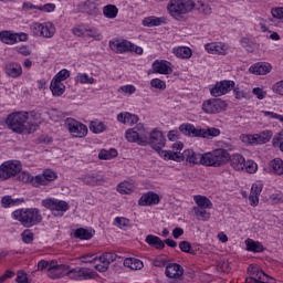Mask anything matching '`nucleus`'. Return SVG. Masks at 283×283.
<instances>
[{
	"mask_svg": "<svg viewBox=\"0 0 283 283\" xmlns=\"http://www.w3.org/2000/svg\"><path fill=\"white\" fill-rule=\"evenodd\" d=\"M13 220H18L21 222L22 227H34L40 224L43 221V216L41 214V210L39 208H22L14 210L12 212Z\"/></svg>",
	"mask_w": 283,
	"mask_h": 283,
	"instance_id": "obj_3",
	"label": "nucleus"
},
{
	"mask_svg": "<svg viewBox=\"0 0 283 283\" xmlns=\"http://www.w3.org/2000/svg\"><path fill=\"white\" fill-rule=\"evenodd\" d=\"M165 135H163V132H160L158 128H155L150 132L148 137L147 145H150L155 151H158L159 156L161 151H174V150H163V147H165Z\"/></svg>",
	"mask_w": 283,
	"mask_h": 283,
	"instance_id": "obj_11",
	"label": "nucleus"
},
{
	"mask_svg": "<svg viewBox=\"0 0 283 283\" xmlns=\"http://www.w3.org/2000/svg\"><path fill=\"white\" fill-rule=\"evenodd\" d=\"M229 158H231V155L227 149L218 148L205 154L203 165L206 167H222V165L229 163Z\"/></svg>",
	"mask_w": 283,
	"mask_h": 283,
	"instance_id": "obj_6",
	"label": "nucleus"
},
{
	"mask_svg": "<svg viewBox=\"0 0 283 283\" xmlns=\"http://www.w3.org/2000/svg\"><path fill=\"white\" fill-rule=\"evenodd\" d=\"M125 138L128 143H138L143 147L149 143V134L145 129V125L137 124L135 127L129 128L125 133Z\"/></svg>",
	"mask_w": 283,
	"mask_h": 283,
	"instance_id": "obj_7",
	"label": "nucleus"
},
{
	"mask_svg": "<svg viewBox=\"0 0 283 283\" xmlns=\"http://www.w3.org/2000/svg\"><path fill=\"white\" fill-rule=\"evenodd\" d=\"M56 178V172L50 169L44 170L43 174L35 177H32V175H30V172L25 170L18 172V180H20V182H30V185H32L33 187L50 185V182H54Z\"/></svg>",
	"mask_w": 283,
	"mask_h": 283,
	"instance_id": "obj_4",
	"label": "nucleus"
},
{
	"mask_svg": "<svg viewBox=\"0 0 283 283\" xmlns=\"http://www.w3.org/2000/svg\"><path fill=\"white\" fill-rule=\"evenodd\" d=\"M124 266H126L127 269H132V271H140V269L145 266V264H143V261L138 259L128 258L124 260Z\"/></svg>",
	"mask_w": 283,
	"mask_h": 283,
	"instance_id": "obj_37",
	"label": "nucleus"
},
{
	"mask_svg": "<svg viewBox=\"0 0 283 283\" xmlns=\"http://www.w3.org/2000/svg\"><path fill=\"white\" fill-rule=\"evenodd\" d=\"M21 237L24 244H32V242H34V233L32 232V230H24L21 233Z\"/></svg>",
	"mask_w": 283,
	"mask_h": 283,
	"instance_id": "obj_51",
	"label": "nucleus"
},
{
	"mask_svg": "<svg viewBox=\"0 0 283 283\" xmlns=\"http://www.w3.org/2000/svg\"><path fill=\"white\" fill-rule=\"evenodd\" d=\"M135 189L136 185L134 184V180L123 181L117 186L118 193H122L123 196L133 193Z\"/></svg>",
	"mask_w": 283,
	"mask_h": 283,
	"instance_id": "obj_28",
	"label": "nucleus"
},
{
	"mask_svg": "<svg viewBox=\"0 0 283 283\" xmlns=\"http://www.w3.org/2000/svg\"><path fill=\"white\" fill-rule=\"evenodd\" d=\"M151 87H155L156 90H165L167 87V84L165 81L160 78H154L150 81Z\"/></svg>",
	"mask_w": 283,
	"mask_h": 283,
	"instance_id": "obj_58",
	"label": "nucleus"
},
{
	"mask_svg": "<svg viewBox=\"0 0 283 283\" xmlns=\"http://www.w3.org/2000/svg\"><path fill=\"white\" fill-rule=\"evenodd\" d=\"M28 114H29L28 120L31 123V125H35V129H36V127H39V124L42 123L40 113L32 111Z\"/></svg>",
	"mask_w": 283,
	"mask_h": 283,
	"instance_id": "obj_50",
	"label": "nucleus"
},
{
	"mask_svg": "<svg viewBox=\"0 0 283 283\" xmlns=\"http://www.w3.org/2000/svg\"><path fill=\"white\" fill-rule=\"evenodd\" d=\"M4 72L11 78H19L23 74V67H21V64L12 62L4 66Z\"/></svg>",
	"mask_w": 283,
	"mask_h": 283,
	"instance_id": "obj_20",
	"label": "nucleus"
},
{
	"mask_svg": "<svg viewBox=\"0 0 283 283\" xmlns=\"http://www.w3.org/2000/svg\"><path fill=\"white\" fill-rule=\"evenodd\" d=\"M271 14L274 19H283V8H274L271 10Z\"/></svg>",
	"mask_w": 283,
	"mask_h": 283,
	"instance_id": "obj_64",
	"label": "nucleus"
},
{
	"mask_svg": "<svg viewBox=\"0 0 283 283\" xmlns=\"http://www.w3.org/2000/svg\"><path fill=\"white\" fill-rule=\"evenodd\" d=\"M193 10H200V12H203V14H211V7L202 2V0H198L197 2H195Z\"/></svg>",
	"mask_w": 283,
	"mask_h": 283,
	"instance_id": "obj_49",
	"label": "nucleus"
},
{
	"mask_svg": "<svg viewBox=\"0 0 283 283\" xmlns=\"http://www.w3.org/2000/svg\"><path fill=\"white\" fill-rule=\"evenodd\" d=\"M179 249L184 253H190V255H196V251L193 249H191V244L187 241H181L179 243Z\"/></svg>",
	"mask_w": 283,
	"mask_h": 283,
	"instance_id": "obj_56",
	"label": "nucleus"
},
{
	"mask_svg": "<svg viewBox=\"0 0 283 283\" xmlns=\"http://www.w3.org/2000/svg\"><path fill=\"white\" fill-rule=\"evenodd\" d=\"M233 87H235V82L231 80H223L217 82L213 86L210 87V94L214 98H218L220 96H224V94H229Z\"/></svg>",
	"mask_w": 283,
	"mask_h": 283,
	"instance_id": "obj_12",
	"label": "nucleus"
},
{
	"mask_svg": "<svg viewBox=\"0 0 283 283\" xmlns=\"http://www.w3.org/2000/svg\"><path fill=\"white\" fill-rule=\"evenodd\" d=\"M196 8L193 0H170L167 4V10L170 17L178 19L182 14H188Z\"/></svg>",
	"mask_w": 283,
	"mask_h": 283,
	"instance_id": "obj_5",
	"label": "nucleus"
},
{
	"mask_svg": "<svg viewBox=\"0 0 283 283\" xmlns=\"http://www.w3.org/2000/svg\"><path fill=\"white\" fill-rule=\"evenodd\" d=\"M42 206L45 207V209H50V211H56L55 216H63L65 211L70 210L67 201L59 199H44Z\"/></svg>",
	"mask_w": 283,
	"mask_h": 283,
	"instance_id": "obj_13",
	"label": "nucleus"
},
{
	"mask_svg": "<svg viewBox=\"0 0 283 283\" xmlns=\"http://www.w3.org/2000/svg\"><path fill=\"white\" fill-rule=\"evenodd\" d=\"M209 54H227L229 46L222 42H212L205 45Z\"/></svg>",
	"mask_w": 283,
	"mask_h": 283,
	"instance_id": "obj_19",
	"label": "nucleus"
},
{
	"mask_svg": "<svg viewBox=\"0 0 283 283\" xmlns=\"http://www.w3.org/2000/svg\"><path fill=\"white\" fill-rule=\"evenodd\" d=\"M75 83H81V85H94L95 80L87 73H78L75 76Z\"/></svg>",
	"mask_w": 283,
	"mask_h": 283,
	"instance_id": "obj_42",
	"label": "nucleus"
},
{
	"mask_svg": "<svg viewBox=\"0 0 283 283\" xmlns=\"http://www.w3.org/2000/svg\"><path fill=\"white\" fill-rule=\"evenodd\" d=\"M103 14L106 19H116V17H118V7L106 4L103 7Z\"/></svg>",
	"mask_w": 283,
	"mask_h": 283,
	"instance_id": "obj_40",
	"label": "nucleus"
},
{
	"mask_svg": "<svg viewBox=\"0 0 283 283\" xmlns=\"http://www.w3.org/2000/svg\"><path fill=\"white\" fill-rule=\"evenodd\" d=\"M15 282H18V283H30L28 281V274L25 272H23V271H19L18 272Z\"/></svg>",
	"mask_w": 283,
	"mask_h": 283,
	"instance_id": "obj_63",
	"label": "nucleus"
},
{
	"mask_svg": "<svg viewBox=\"0 0 283 283\" xmlns=\"http://www.w3.org/2000/svg\"><path fill=\"white\" fill-rule=\"evenodd\" d=\"M73 34L75 36H85L87 34V28L85 25H77L73 28Z\"/></svg>",
	"mask_w": 283,
	"mask_h": 283,
	"instance_id": "obj_60",
	"label": "nucleus"
},
{
	"mask_svg": "<svg viewBox=\"0 0 283 283\" xmlns=\"http://www.w3.org/2000/svg\"><path fill=\"white\" fill-rule=\"evenodd\" d=\"M118 123H122L123 125H136L138 123L139 118L138 115L132 114L128 112L119 113L117 115Z\"/></svg>",
	"mask_w": 283,
	"mask_h": 283,
	"instance_id": "obj_22",
	"label": "nucleus"
},
{
	"mask_svg": "<svg viewBox=\"0 0 283 283\" xmlns=\"http://www.w3.org/2000/svg\"><path fill=\"white\" fill-rule=\"evenodd\" d=\"M230 165L235 171H244V163L247 159L240 154H234L229 158Z\"/></svg>",
	"mask_w": 283,
	"mask_h": 283,
	"instance_id": "obj_24",
	"label": "nucleus"
},
{
	"mask_svg": "<svg viewBox=\"0 0 283 283\" xmlns=\"http://www.w3.org/2000/svg\"><path fill=\"white\" fill-rule=\"evenodd\" d=\"M245 249L251 253H262L264 251V245L260 241H255L253 239H247Z\"/></svg>",
	"mask_w": 283,
	"mask_h": 283,
	"instance_id": "obj_27",
	"label": "nucleus"
},
{
	"mask_svg": "<svg viewBox=\"0 0 283 283\" xmlns=\"http://www.w3.org/2000/svg\"><path fill=\"white\" fill-rule=\"evenodd\" d=\"M1 42L6 43V45H14V43H17V33L11 31H2Z\"/></svg>",
	"mask_w": 283,
	"mask_h": 283,
	"instance_id": "obj_41",
	"label": "nucleus"
},
{
	"mask_svg": "<svg viewBox=\"0 0 283 283\" xmlns=\"http://www.w3.org/2000/svg\"><path fill=\"white\" fill-rule=\"evenodd\" d=\"M118 156V150L111 148L109 150L103 149L98 154L99 160H112V158H116Z\"/></svg>",
	"mask_w": 283,
	"mask_h": 283,
	"instance_id": "obj_44",
	"label": "nucleus"
},
{
	"mask_svg": "<svg viewBox=\"0 0 283 283\" xmlns=\"http://www.w3.org/2000/svg\"><path fill=\"white\" fill-rule=\"evenodd\" d=\"M222 109H227V102L220 98H211L202 104V111L205 114H220Z\"/></svg>",
	"mask_w": 283,
	"mask_h": 283,
	"instance_id": "obj_15",
	"label": "nucleus"
},
{
	"mask_svg": "<svg viewBox=\"0 0 283 283\" xmlns=\"http://www.w3.org/2000/svg\"><path fill=\"white\" fill-rule=\"evenodd\" d=\"M63 271V266L59 265L56 261H52V264L50 265L48 270V276L51 277L52 280H56L61 277Z\"/></svg>",
	"mask_w": 283,
	"mask_h": 283,
	"instance_id": "obj_33",
	"label": "nucleus"
},
{
	"mask_svg": "<svg viewBox=\"0 0 283 283\" xmlns=\"http://www.w3.org/2000/svg\"><path fill=\"white\" fill-rule=\"evenodd\" d=\"M273 138V132L271 130H263L259 134L254 135H241L240 140L244 143V145H264L269 143Z\"/></svg>",
	"mask_w": 283,
	"mask_h": 283,
	"instance_id": "obj_9",
	"label": "nucleus"
},
{
	"mask_svg": "<svg viewBox=\"0 0 283 283\" xmlns=\"http://www.w3.org/2000/svg\"><path fill=\"white\" fill-rule=\"evenodd\" d=\"M153 72L156 74H171L174 72V69H171V64L167 60H156L153 63Z\"/></svg>",
	"mask_w": 283,
	"mask_h": 283,
	"instance_id": "obj_18",
	"label": "nucleus"
},
{
	"mask_svg": "<svg viewBox=\"0 0 283 283\" xmlns=\"http://www.w3.org/2000/svg\"><path fill=\"white\" fill-rule=\"evenodd\" d=\"M145 242L149 244V247H154L155 249L161 250L165 247V242L159 237L148 234L146 237Z\"/></svg>",
	"mask_w": 283,
	"mask_h": 283,
	"instance_id": "obj_39",
	"label": "nucleus"
},
{
	"mask_svg": "<svg viewBox=\"0 0 283 283\" xmlns=\"http://www.w3.org/2000/svg\"><path fill=\"white\" fill-rule=\"evenodd\" d=\"M185 145L181 142L172 145V151H161L160 157L164 160H175L176 163H189L190 165H205V154L196 153L192 149H186L182 154Z\"/></svg>",
	"mask_w": 283,
	"mask_h": 283,
	"instance_id": "obj_1",
	"label": "nucleus"
},
{
	"mask_svg": "<svg viewBox=\"0 0 283 283\" xmlns=\"http://www.w3.org/2000/svg\"><path fill=\"white\" fill-rule=\"evenodd\" d=\"M193 216L196 220L201 222H209L211 220V212L207 211L205 208H192Z\"/></svg>",
	"mask_w": 283,
	"mask_h": 283,
	"instance_id": "obj_30",
	"label": "nucleus"
},
{
	"mask_svg": "<svg viewBox=\"0 0 283 283\" xmlns=\"http://www.w3.org/2000/svg\"><path fill=\"white\" fill-rule=\"evenodd\" d=\"M165 275L168 277V283H180V279L185 275V269L178 263H169L166 265Z\"/></svg>",
	"mask_w": 283,
	"mask_h": 283,
	"instance_id": "obj_14",
	"label": "nucleus"
},
{
	"mask_svg": "<svg viewBox=\"0 0 283 283\" xmlns=\"http://www.w3.org/2000/svg\"><path fill=\"white\" fill-rule=\"evenodd\" d=\"M81 280H95L98 276V273L92 269L80 268Z\"/></svg>",
	"mask_w": 283,
	"mask_h": 283,
	"instance_id": "obj_43",
	"label": "nucleus"
},
{
	"mask_svg": "<svg viewBox=\"0 0 283 283\" xmlns=\"http://www.w3.org/2000/svg\"><path fill=\"white\" fill-rule=\"evenodd\" d=\"M243 170L247 171V174H255V171H258V164L253 160L244 161Z\"/></svg>",
	"mask_w": 283,
	"mask_h": 283,
	"instance_id": "obj_55",
	"label": "nucleus"
},
{
	"mask_svg": "<svg viewBox=\"0 0 283 283\" xmlns=\"http://www.w3.org/2000/svg\"><path fill=\"white\" fill-rule=\"evenodd\" d=\"M114 224L119 229H126V227H129V219L125 217H116L114 220Z\"/></svg>",
	"mask_w": 283,
	"mask_h": 283,
	"instance_id": "obj_53",
	"label": "nucleus"
},
{
	"mask_svg": "<svg viewBox=\"0 0 283 283\" xmlns=\"http://www.w3.org/2000/svg\"><path fill=\"white\" fill-rule=\"evenodd\" d=\"M139 207H154L160 205V196L154 191L143 193L138 200Z\"/></svg>",
	"mask_w": 283,
	"mask_h": 283,
	"instance_id": "obj_17",
	"label": "nucleus"
},
{
	"mask_svg": "<svg viewBox=\"0 0 283 283\" xmlns=\"http://www.w3.org/2000/svg\"><path fill=\"white\" fill-rule=\"evenodd\" d=\"M56 34V28L52 22L42 23L41 35L43 39H52Z\"/></svg>",
	"mask_w": 283,
	"mask_h": 283,
	"instance_id": "obj_31",
	"label": "nucleus"
},
{
	"mask_svg": "<svg viewBox=\"0 0 283 283\" xmlns=\"http://www.w3.org/2000/svg\"><path fill=\"white\" fill-rule=\"evenodd\" d=\"M73 238L77 240H92L94 231L92 229L78 228L73 232Z\"/></svg>",
	"mask_w": 283,
	"mask_h": 283,
	"instance_id": "obj_29",
	"label": "nucleus"
},
{
	"mask_svg": "<svg viewBox=\"0 0 283 283\" xmlns=\"http://www.w3.org/2000/svg\"><path fill=\"white\" fill-rule=\"evenodd\" d=\"M174 54L178 59H191L193 52L189 46H178L174 49Z\"/></svg>",
	"mask_w": 283,
	"mask_h": 283,
	"instance_id": "obj_38",
	"label": "nucleus"
},
{
	"mask_svg": "<svg viewBox=\"0 0 283 283\" xmlns=\"http://www.w3.org/2000/svg\"><path fill=\"white\" fill-rule=\"evenodd\" d=\"M67 275L71 280H81V268L70 270Z\"/></svg>",
	"mask_w": 283,
	"mask_h": 283,
	"instance_id": "obj_61",
	"label": "nucleus"
},
{
	"mask_svg": "<svg viewBox=\"0 0 283 283\" xmlns=\"http://www.w3.org/2000/svg\"><path fill=\"white\" fill-rule=\"evenodd\" d=\"M43 23L39 22H32L30 24V32L33 36H41V30H42Z\"/></svg>",
	"mask_w": 283,
	"mask_h": 283,
	"instance_id": "obj_54",
	"label": "nucleus"
},
{
	"mask_svg": "<svg viewBox=\"0 0 283 283\" xmlns=\"http://www.w3.org/2000/svg\"><path fill=\"white\" fill-rule=\"evenodd\" d=\"M117 255L114 252H106L102 256H99V261L103 263L102 269L99 271L103 273L112 264V262H115Z\"/></svg>",
	"mask_w": 283,
	"mask_h": 283,
	"instance_id": "obj_32",
	"label": "nucleus"
},
{
	"mask_svg": "<svg viewBox=\"0 0 283 283\" xmlns=\"http://www.w3.org/2000/svg\"><path fill=\"white\" fill-rule=\"evenodd\" d=\"M50 90L53 96H63V94H65V84H63V82L52 80L50 84Z\"/></svg>",
	"mask_w": 283,
	"mask_h": 283,
	"instance_id": "obj_34",
	"label": "nucleus"
},
{
	"mask_svg": "<svg viewBox=\"0 0 283 283\" xmlns=\"http://www.w3.org/2000/svg\"><path fill=\"white\" fill-rule=\"evenodd\" d=\"M19 171H21V163L19 161H4L1 165L2 180H8V178L17 176Z\"/></svg>",
	"mask_w": 283,
	"mask_h": 283,
	"instance_id": "obj_16",
	"label": "nucleus"
},
{
	"mask_svg": "<svg viewBox=\"0 0 283 283\" xmlns=\"http://www.w3.org/2000/svg\"><path fill=\"white\" fill-rule=\"evenodd\" d=\"M30 114L28 112H18L7 117V125L17 134H32L36 132V125L28 120Z\"/></svg>",
	"mask_w": 283,
	"mask_h": 283,
	"instance_id": "obj_2",
	"label": "nucleus"
},
{
	"mask_svg": "<svg viewBox=\"0 0 283 283\" xmlns=\"http://www.w3.org/2000/svg\"><path fill=\"white\" fill-rule=\"evenodd\" d=\"M193 200H195V203L197 205L195 206V208L197 209H213V202H211L210 199L207 198L206 196H202V195L193 196Z\"/></svg>",
	"mask_w": 283,
	"mask_h": 283,
	"instance_id": "obj_25",
	"label": "nucleus"
},
{
	"mask_svg": "<svg viewBox=\"0 0 283 283\" xmlns=\"http://www.w3.org/2000/svg\"><path fill=\"white\" fill-rule=\"evenodd\" d=\"M82 180L84 185L96 187V185H101V182H103V177L96 174H91L83 176Z\"/></svg>",
	"mask_w": 283,
	"mask_h": 283,
	"instance_id": "obj_35",
	"label": "nucleus"
},
{
	"mask_svg": "<svg viewBox=\"0 0 283 283\" xmlns=\"http://www.w3.org/2000/svg\"><path fill=\"white\" fill-rule=\"evenodd\" d=\"M90 129L93 132V134H103V132L107 129V126L103 122L93 120L90 124Z\"/></svg>",
	"mask_w": 283,
	"mask_h": 283,
	"instance_id": "obj_46",
	"label": "nucleus"
},
{
	"mask_svg": "<svg viewBox=\"0 0 283 283\" xmlns=\"http://www.w3.org/2000/svg\"><path fill=\"white\" fill-rule=\"evenodd\" d=\"M179 130L181 134H185V136L200 138V128L198 129L193 124H182L179 126Z\"/></svg>",
	"mask_w": 283,
	"mask_h": 283,
	"instance_id": "obj_26",
	"label": "nucleus"
},
{
	"mask_svg": "<svg viewBox=\"0 0 283 283\" xmlns=\"http://www.w3.org/2000/svg\"><path fill=\"white\" fill-rule=\"evenodd\" d=\"M67 78H70V71L66 69H63L53 77V81L63 83V81H67Z\"/></svg>",
	"mask_w": 283,
	"mask_h": 283,
	"instance_id": "obj_52",
	"label": "nucleus"
},
{
	"mask_svg": "<svg viewBox=\"0 0 283 283\" xmlns=\"http://www.w3.org/2000/svg\"><path fill=\"white\" fill-rule=\"evenodd\" d=\"M167 23V18L165 17H155V15H150L147 17L143 20V25L145 28H156L158 25H165Z\"/></svg>",
	"mask_w": 283,
	"mask_h": 283,
	"instance_id": "obj_23",
	"label": "nucleus"
},
{
	"mask_svg": "<svg viewBox=\"0 0 283 283\" xmlns=\"http://www.w3.org/2000/svg\"><path fill=\"white\" fill-rule=\"evenodd\" d=\"M84 10H86L87 14H98V1H85Z\"/></svg>",
	"mask_w": 283,
	"mask_h": 283,
	"instance_id": "obj_48",
	"label": "nucleus"
},
{
	"mask_svg": "<svg viewBox=\"0 0 283 283\" xmlns=\"http://www.w3.org/2000/svg\"><path fill=\"white\" fill-rule=\"evenodd\" d=\"M252 94H254L259 101H264V98H266V91H264V88L254 87Z\"/></svg>",
	"mask_w": 283,
	"mask_h": 283,
	"instance_id": "obj_59",
	"label": "nucleus"
},
{
	"mask_svg": "<svg viewBox=\"0 0 283 283\" xmlns=\"http://www.w3.org/2000/svg\"><path fill=\"white\" fill-rule=\"evenodd\" d=\"M272 91L274 92V94H279L280 96H283V80L276 82V83L272 86Z\"/></svg>",
	"mask_w": 283,
	"mask_h": 283,
	"instance_id": "obj_62",
	"label": "nucleus"
},
{
	"mask_svg": "<svg viewBox=\"0 0 283 283\" xmlns=\"http://www.w3.org/2000/svg\"><path fill=\"white\" fill-rule=\"evenodd\" d=\"M270 171L275 174L276 176H283V160L280 158H275L269 164Z\"/></svg>",
	"mask_w": 283,
	"mask_h": 283,
	"instance_id": "obj_36",
	"label": "nucleus"
},
{
	"mask_svg": "<svg viewBox=\"0 0 283 283\" xmlns=\"http://www.w3.org/2000/svg\"><path fill=\"white\" fill-rule=\"evenodd\" d=\"M109 48L117 54H125L127 52H134L135 54H143V48L137 46L128 40H112L109 41Z\"/></svg>",
	"mask_w": 283,
	"mask_h": 283,
	"instance_id": "obj_8",
	"label": "nucleus"
},
{
	"mask_svg": "<svg viewBox=\"0 0 283 283\" xmlns=\"http://www.w3.org/2000/svg\"><path fill=\"white\" fill-rule=\"evenodd\" d=\"M66 128L74 138H85L87 136V126L74 118H67L65 122Z\"/></svg>",
	"mask_w": 283,
	"mask_h": 283,
	"instance_id": "obj_10",
	"label": "nucleus"
},
{
	"mask_svg": "<svg viewBox=\"0 0 283 283\" xmlns=\"http://www.w3.org/2000/svg\"><path fill=\"white\" fill-rule=\"evenodd\" d=\"M263 187L264 185L262 184V181H256L252 185L250 193L254 196H260L262 193Z\"/></svg>",
	"mask_w": 283,
	"mask_h": 283,
	"instance_id": "obj_57",
	"label": "nucleus"
},
{
	"mask_svg": "<svg viewBox=\"0 0 283 283\" xmlns=\"http://www.w3.org/2000/svg\"><path fill=\"white\" fill-rule=\"evenodd\" d=\"M23 202V199H12L11 196H4L1 199V205L2 207H4L6 209L10 208V207H17V205Z\"/></svg>",
	"mask_w": 283,
	"mask_h": 283,
	"instance_id": "obj_45",
	"label": "nucleus"
},
{
	"mask_svg": "<svg viewBox=\"0 0 283 283\" xmlns=\"http://www.w3.org/2000/svg\"><path fill=\"white\" fill-rule=\"evenodd\" d=\"M199 133H200L199 138H210V136L214 138L216 136H220V129L218 128H207V129L200 128Z\"/></svg>",
	"mask_w": 283,
	"mask_h": 283,
	"instance_id": "obj_47",
	"label": "nucleus"
},
{
	"mask_svg": "<svg viewBox=\"0 0 283 283\" xmlns=\"http://www.w3.org/2000/svg\"><path fill=\"white\" fill-rule=\"evenodd\" d=\"M249 72H251V74H256L258 76H264L271 72V64L266 62H259L250 66Z\"/></svg>",
	"mask_w": 283,
	"mask_h": 283,
	"instance_id": "obj_21",
	"label": "nucleus"
}]
</instances>
